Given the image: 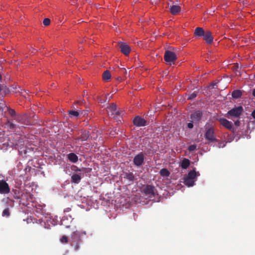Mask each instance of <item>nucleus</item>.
I'll use <instances>...</instances> for the list:
<instances>
[{
	"instance_id": "nucleus-1",
	"label": "nucleus",
	"mask_w": 255,
	"mask_h": 255,
	"mask_svg": "<svg viewBox=\"0 0 255 255\" xmlns=\"http://www.w3.org/2000/svg\"><path fill=\"white\" fill-rule=\"evenodd\" d=\"M86 235L85 232L75 231L72 233L70 237V243L74 248L75 251L77 252L80 249V244L82 243V237Z\"/></svg>"
},
{
	"instance_id": "nucleus-2",
	"label": "nucleus",
	"mask_w": 255,
	"mask_h": 255,
	"mask_svg": "<svg viewBox=\"0 0 255 255\" xmlns=\"http://www.w3.org/2000/svg\"><path fill=\"white\" fill-rule=\"evenodd\" d=\"M197 173L193 170L188 172L187 176L184 177V183L188 187L193 186L194 185L195 179L197 177Z\"/></svg>"
},
{
	"instance_id": "nucleus-3",
	"label": "nucleus",
	"mask_w": 255,
	"mask_h": 255,
	"mask_svg": "<svg viewBox=\"0 0 255 255\" xmlns=\"http://www.w3.org/2000/svg\"><path fill=\"white\" fill-rule=\"evenodd\" d=\"M190 119L191 122L195 124H198L202 121H204L203 117V113L202 111L197 110L194 111L190 115Z\"/></svg>"
},
{
	"instance_id": "nucleus-4",
	"label": "nucleus",
	"mask_w": 255,
	"mask_h": 255,
	"mask_svg": "<svg viewBox=\"0 0 255 255\" xmlns=\"http://www.w3.org/2000/svg\"><path fill=\"white\" fill-rule=\"evenodd\" d=\"M164 59L169 64H174L177 59V56L174 52L166 50L164 53Z\"/></svg>"
},
{
	"instance_id": "nucleus-5",
	"label": "nucleus",
	"mask_w": 255,
	"mask_h": 255,
	"mask_svg": "<svg viewBox=\"0 0 255 255\" xmlns=\"http://www.w3.org/2000/svg\"><path fill=\"white\" fill-rule=\"evenodd\" d=\"M243 112L244 109L242 106L235 107L228 112V118H239Z\"/></svg>"
},
{
	"instance_id": "nucleus-6",
	"label": "nucleus",
	"mask_w": 255,
	"mask_h": 255,
	"mask_svg": "<svg viewBox=\"0 0 255 255\" xmlns=\"http://www.w3.org/2000/svg\"><path fill=\"white\" fill-rule=\"evenodd\" d=\"M204 136L205 139L210 142H219L218 139L215 137L214 128L212 127L206 129Z\"/></svg>"
},
{
	"instance_id": "nucleus-7",
	"label": "nucleus",
	"mask_w": 255,
	"mask_h": 255,
	"mask_svg": "<svg viewBox=\"0 0 255 255\" xmlns=\"http://www.w3.org/2000/svg\"><path fill=\"white\" fill-rule=\"evenodd\" d=\"M143 192L146 196L152 198L155 196L157 191L153 186L147 185L143 189Z\"/></svg>"
},
{
	"instance_id": "nucleus-8",
	"label": "nucleus",
	"mask_w": 255,
	"mask_h": 255,
	"mask_svg": "<svg viewBox=\"0 0 255 255\" xmlns=\"http://www.w3.org/2000/svg\"><path fill=\"white\" fill-rule=\"evenodd\" d=\"M8 184L4 180H0V194H6L10 192Z\"/></svg>"
},
{
	"instance_id": "nucleus-9",
	"label": "nucleus",
	"mask_w": 255,
	"mask_h": 255,
	"mask_svg": "<svg viewBox=\"0 0 255 255\" xmlns=\"http://www.w3.org/2000/svg\"><path fill=\"white\" fill-rule=\"evenodd\" d=\"M144 157L142 152H140L137 154L133 158V163L136 166L142 165L144 162Z\"/></svg>"
},
{
	"instance_id": "nucleus-10",
	"label": "nucleus",
	"mask_w": 255,
	"mask_h": 255,
	"mask_svg": "<svg viewBox=\"0 0 255 255\" xmlns=\"http://www.w3.org/2000/svg\"><path fill=\"white\" fill-rule=\"evenodd\" d=\"M118 46L119 48L121 49V51L125 55H128L130 52V48L129 46L127 45L126 43L119 42L118 43Z\"/></svg>"
},
{
	"instance_id": "nucleus-11",
	"label": "nucleus",
	"mask_w": 255,
	"mask_h": 255,
	"mask_svg": "<svg viewBox=\"0 0 255 255\" xmlns=\"http://www.w3.org/2000/svg\"><path fill=\"white\" fill-rule=\"evenodd\" d=\"M133 124L136 127H143L146 125V121L140 116H136L133 120Z\"/></svg>"
},
{
	"instance_id": "nucleus-12",
	"label": "nucleus",
	"mask_w": 255,
	"mask_h": 255,
	"mask_svg": "<svg viewBox=\"0 0 255 255\" xmlns=\"http://www.w3.org/2000/svg\"><path fill=\"white\" fill-rule=\"evenodd\" d=\"M203 39L206 41L208 44H211L213 41V37L212 35V32L209 30H207L205 32V34L203 35Z\"/></svg>"
},
{
	"instance_id": "nucleus-13",
	"label": "nucleus",
	"mask_w": 255,
	"mask_h": 255,
	"mask_svg": "<svg viewBox=\"0 0 255 255\" xmlns=\"http://www.w3.org/2000/svg\"><path fill=\"white\" fill-rule=\"evenodd\" d=\"M220 124L228 129L231 130L233 129V124L231 122H230L226 119L222 118L219 120Z\"/></svg>"
},
{
	"instance_id": "nucleus-14",
	"label": "nucleus",
	"mask_w": 255,
	"mask_h": 255,
	"mask_svg": "<svg viewBox=\"0 0 255 255\" xmlns=\"http://www.w3.org/2000/svg\"><path fill=\"white\" fill-rule=\"evenodd\" d=\"M90 133L88 131L84 130L81 132V134L79 137L75 138V140H80L82 141H86L89 137Z\"/></svg>"
},
{
	"instance_id": "nucleus-15",
	"label": "nucleus",
	"mask_w": 255,
	"mask_h": 255,
	"mask_svg": "<svg viewBox=\"0 0 255 255\" xmlns=\"http://www.w3.org/2000/svg\"><path fill=\"white\" fill-rule=\"evenodd\" d=\"M81 178L82 177L81 174H73L71 176V182L75 184H78L80 183Z\"/></svg>"
},
{
	"instance_id": "nucleus-16",
	"label": "nucleus",
	"mask_w": 255,
	"mask_h": 255,
	"mask_svg": "<svg viewBox=\"0 0 255 255\" xmlns=\"http://www.w3.org/2000/svg\"><path fill=\"white\" fill-rule=\"evenodd\" d=\"M67 158L70 161L73 163H76L78 160V156L74 153H70L68 154L67 155Z\"/></svg>"
},
{
	"instance_id": "nucleus-17",
	"label": "nucleus",
	"mask_w": 255,
	"mask_h": 255,
	"mask_svg": "<svg viewBox=\"0 0 255 255\" xmlns=\"http://www.w3.org/2000/svg\"><path fill=\"white\" fill-rule=\"evenodd\" d=\"M205 31L203 28L198 27L195 29L194 34L196 36L198 37L203 36L205 34Z\"/></svg>"
},
{
	"instance_id": "nucleus-18",
	"label": "nucleus",
	"mask_w": 255,
	"mask_h": 255,
	"mask_svg": "<svg viewBox=\"0 0 255 255\" xmlns=\"http://www.w3.org/2000/svg\"><path fill=\"white\" fill-rule=\"evenodd\" d=\"M180 10V6L177 5H173L172 6H171L170 8V12L173 15H176L178 12H179Z\"/></svg>"
},
{
	"instance_id": "nucleus-19",
	"label": "nucleus",
	"mask_w": 255,
	"mask_h": 255,
	"mask_svg": "<svg viewBox=\"0 0 255 255\" xmlns=\"http://www.w3.org/2000/svg\"><path fill=\"white\" fill-rule=\"evenodd\" d=\"M124 178L131 182H133L135 179L134 175L131 172H126L124 175Z\"/></svg>"
},
{
	"instance_id": "nucleus-20",
	"label": "nucleus",
	"mask_w": 255,
	"mask_h": 255,
	"mask_svg": "<svg viewBox=\"0 0 255 255\" xmlns=\"http://www.w3.org/2000/svg\"><path fill=\"white\" fill-rule=\"evenodd\" d=\"M190 160L188 159L184 158L181 162V166L183 169H186L190 165Z\"/></svg>"
},
{
	"instance_id": "nucleus-21",
	"label": "nucleus",
	"mask_w": 255,
	"mask_h": 255,
	"mask_svg": "<svg viewBox=\"0 0 255 255\" xmlns=\"http://www.w3.org/2000/svg\"><path fill=\"white\" fill-rule=\"evenodd\" d=\"M242 95V93L240 90H236L233 91L232 96L234 98L238 99L240 98Z\"/></svg>"
},
{
	"instance_id": "nucleus-22",
	"label": "nucleus",
	"mask_w": 255,
	"mask_h": 255,
	"mask_svg": "<svg viewBox=\"0 0 255 255\" xmlns=\"http://www.w3.org/2000/svg\"><path fill=\"white\" fill-rule=\"evenodd\" d=\"M160 174L163 177H168L170 172L166 168H162L160 170Z\"/></svg>"
},
{
	"instance_id": "nucleus-23",
	"label": "nucleus",
	"mask_w": 255,
	"mask_h": 255,
	"mask_svg": "<svg viewBox=\"0 0 255 255\" xmlns=\"http://www.w3.org/2000/svg\"><path fill=\"white\" fill-rule=\"evenodd\" d=\"M111 78V75L108 70L105 71L103 74V78L105 81H108Z\"/></svg>"
},
{
	"instance_id": "nucleus-24",
	"label": "nucleus",
	"mask_w": 255,
	"mask_h": 255,
	"mask_svg": "<svg viewBox=\"0 0 255 255\" xmlns=\"http://www.w3.org/2000/svg\"><path fill=\"white\" fill-rule=\"evenodd\" d=\"M14 120L20 124L24 123V117L23 116H17L14 118Z\"/></svg>"
},
{
	"instance_id": "nucleus-25",
	"label": "nucleus",
	"mask_w": 255,
	"mask_h": 255,
	"mask_svg": "<svg viewBox=\"0 0 255 255\" xmlns=\"http://www.w3.org/2000/svg\"><path fill=\"white\" fill-rule=\"evenodd\" d=\"M109 111L111 113V114H114V112L117 110V105L113 103L108 108Z\"/></svg>"
},
{
	"instance_id": "nucleus-26",
	"label": "nucleus",
	"mask_w": 255,
	"mask_h": 255,
	"mask_svg": "<svg viewBox=\"0 0 255 255\" xmlns=\"http://www.w3.org/2000/svg\"><path fill=\"white\" fill-rule=\"evenodd\" d=\"M69 114L71 118L77 117L79 116V113L78 112L76 111H69Z\"/></svg>"
},
{
	"instance_id": "nucleus-27",
	"label": "nucleus",
	"mask_w": 255,
	"mask_h": 255,
	"mask_svg": "<svg viewBox=\"0 0 255 255\" xmlns=\"http://www.w3.org/2000/svg\"><path fill=\"white\" fill-rule=\"evenodd\" d=\"M6 125L7 126L8 128L10 129L13 130V129H15L16 128V125L15 124L12 123L10 121H8L7 122Z\"/></svg>"
},
{
	"instance_id": "nucleus-28",
	"label": "nucleus",
	"mask_w": 255,
	"mask_h": 255,
	"mask_svg": "<svg viewBox=\"0 0 255 255\" xmlns=\"http://www.w3.org/2000/svg\"><path fill=\"white\" fill-rule=\"evenodd\" d=\"M197 92H194L193 93L189 94L187 97V100H192L197 97Z\"/></svg>"
},
{
	"instance_id": "nucleus-29",
	"label": "nucleus",
	"mask_w": 255,
	"mask_h": 255,
	"mask_svg": "<svg viewBox=\"0 0 255 255\" xmlns=\"http://www.w3.org/2000/svg\"><path fill=\"white\" fill-rule=\"evenodd\" d=\"M8 112L9 114L12 117L14 118L16 116V112L14 111V110L11 109V108H8Z\"/></svg>"
},
{
	"instance_id": "nucleus-30",
	"label": "nucleus",
	"mask_w": 255,
	"mask_h": 255,
	"mask_svg": "<svg viewBox=\"0 0 255 255\" xmlns=\"http://www.w3.org/2000/svg\"><path fill=\"white\" fill-rule=\"evenodd\" d=\"M9 215H10V213H9V210L8 208H6L4 210H3L2 213V216L9 217Z\"/></svg>"
},
{
	"instance_id": "nucleus-31",
	"label": "nucleus",
	"mask_w": 255,
	"mask_h": 255,
	"mask_svg": "<svg viewBox=\"0 0 255 255\" xmlns=\"http://www.w3.org/2000/svg\"><path fill=\"white\" fill-rule=\"evenodd\" d=\"M60 242L62 243L67 244L68 242V239L67 236H63L60 239Z\"/></svg>"
},
{
	"instance_id": "nucleus-32",
	"label": "nucleus",
	"mask_w": 255,
	"mask_h": 255,
	"mask_svg": "<svg viewBox=\"0 0 255 255\" xmlns=\"http://www.w3.org/2000/svg\"><path fill=\"white\" fill-rule=\"evenodd\" d=\"M196 147L197 146L195 144L191 145L188 147V149L190 152L193 151L196 149Z\"/></svg>"
},
{
	"instance_id": "nucleus-33",
	"label": "nucleus",
	"mask_w": 255,
	"mask_h": 255,
	"mask_svg": "<svg viewBox=\"0 0 255 255\" xmlns=\"http://www.w3.org/2000/svg\"><path fill=\"white\" fill-rule=\"evenodd\" d=\"M43 23L45 26H48L50 23V19L48 18H44Z\"/></svg>"
},
{
	"instance_id": "nucleus-34",
	"label": "nucleus",
	"mask_w": 255,
	"mask_h": 255,
	"mask_svg": "<svg viewBox=\"0 0 255 255\" xmlns=\"http://www.w3.org/2000/svg\"><path fill=\"white\" fill-rule=\"evenodd\" d=\"M121 114H122L121 112L117 110L116 111H115L114 112V114H112V115H114V118H117L118 116H120L121 115Z\"/></svg>"
},
{
	"instance_id": "nucleus-35",
	"label": "nucleus",
	"mask_w": 255,
	"mask_h": 255,
	"mask_svg": "<svg viewBox=\"0 0 255 255\" xmlns=\"http://www.w3.org/2000/svg\"><path fill=\"white\" fill-rule=\"evenodd\" d=\"M72 170L76 172H80L82 171L81 169L78 168L77 166L73 165L72 167Z\"/></svg>"
},
{
	"instance_id": "nucleus-36",
	"label": "nucleus",
	"mask_w": 255,
	"mask_h": 255,
	"mask_svg": "<svg viewBox=\"0 0 255 255\" xmlns=\"http://www.w3.org/2000/svg\"><path fill=\"white\" fill-rule=\"evenodd\" d=\"M7 90L6 87L5 86L3 85H0V93L3 91L4 92H6Z\"/></svg>"
},
{
	"instance_id": "nucleus-37",
	"label": "nucleus",
	"mask_w": 255,
	"mask_h": 255,
	"mask_svg": "<svg viewBox=\"0 0 255 255\" xmlns=\"http://www.w3.org/2000/svg\"><path fill=\"white\" fill-rule=\"evenodd\" d=\"M225 145H226V143L219 142L218 147L219 148H221V147L223 148V147H224L225 146Z\"/></svg>"
},
{
	"instance_id": "nucleus-38",
	"label": "nucleus",
	"mask_w": 255,
	"mask_h": 255,
	"mask_svg": "<svg viewBox=\"0 0 255 255\" xmlns=\"http://www.w3.org/2000/svg\"><path fill=\"white\" fill-rule=\"evenodd\" d=\"M85 103V101L84 100H80V101H76V104H78V105H82L83 104H84Z\"/></svg>"
},
{
	"instance_id": "nucleus-39",
	"label": "nucleus",
	"mask_w": 255,
	"mask_h": 255,
	"mask_svg": "<svg viewBox=\"0 0 255 255\" xmlns=\"http://www.w3.org/2000/svg\"><path fill=\"white\" fill-rule=\"evenodd\" d=\"M193 124H194V123H192L191 121L190 123H189L187 124V127L189 128H193Z\"/></svg>"
},
{
	"instance_id": "nucleus-40",
	"label": "nucleus",
	"mask_w": 255,
	"mask_h": 255,
	"mask_svg": "<svg viewBox=\"0 0 255 255\" xmlns=\"http://www.w3.org/2000/svg\"><path fill=\"white\" fill-rule=\"evenodd\" d=\"M17 145V142H10V143H7V146H9V147H12L13 145Z\"/></svg>"
},
{
	"instance_id": "nucleus-41",
	"label": "nucleus",
	"mask_w": 255,
	"mask_h": 255,
	"mask_svg": "<svg viewBox=\"0 0 255 255\" xmlns=\"http://www.w3.org/2000/svg\"><path fill=\"white\" fill-rule=\"evenodd\" d=\"M235 125L236 126H239L240 124V122L239 120H237L235 122Z\"/></svg>"
},
{
	"instance_id": "nucleus-42",
	"label": "nucleus",
	"mask_w": 255,
	"mask_h": 255,
	"mask_svg": "<svg viewBox=\"0 0 255 255\" xmlns=\"http://www.w3.org/2000/svg\"><path fill=\"white\" fill-rule=\"evenodd\" d=\"M216 85H217V83H213L211 85V86H212V88H216Z\"/></svg>"
},
{
	"instance_id": "nucleus-43",
	"label": "nucleus",
	"mask_w": 255,
	"mask_h": 255,
	"mask_svg": "<svg viewBox=\"0 0 255 255\" xmlns=\"http://www.w3.org/2000/svg\"><path fill=\"white\" fill-rule=\"evenodd\" d=\"M70 210H71V208H66V209L64 210V211L65 212H69Z\"/></svg>"
},
{
	"instance_id": "nucleus-44",
	"label": "nucleus",
	"mask_w": 255,
	"mask_h": 255,
	"mask_svg": "<svg viewBox=\"0 0 255 255\" xmlns=\"http://www.w3.org/2000/svg\"><path fill=\"white\" fill-rule=\"evenodd\" d=\"M252 116L255 119V110L253 111V112L252 113Z\"/></svg>"
},
{
	"instance_id": "nucleus-45",
	"label": "nucleus",
	"mask_w": 255,
	"mask_h": 255,
	"mask_svg": "<svg viewBox=\"0 0 255 255\" xmlns=\"http://www.w3.org/2000/svg\"><path fill=\"white\" fill-rule=\"evenodd\" d=\"M252 95L253 96L255 97V88L253 89Z\"/></svg>"
},
{
	"instance_id": "nucleus-46",
	"label": "nucleus",
	"mask_w": 255,
	"mask_h": 255,
	"mask_svg": "<svg viewBox=\"0 0 255 255\" xmlns=\"http://www.w3.org/2000/svg\"><path fill=\"white\" fill-rule=\"evenodd\" d=\"M123 73L124 74H127V71L125 70V69L124 68H123Z\"/></svg>"
},
{
	"instance_id": "nucleus-47",
	"label": "nucleus",
	"mask_w": 255,
	"mask_h": 255,
	"mask_svg": "<svg viewBox=\"0 0 255 255\" xmlns=\"http://www.w3.org/2000/svg\"><path fill=\"white\" fill-rule=\"evenodd\" d=\"M1 79H2V77H1V74H0V81H1Z\"/></svg>"
},
{
	"instance_id": "nucleus-48",
	"label": "nucleus",
	"mask_w": 255,
	"mask_h": 255,
	"mask_svg": "<svg viewBox=\"0 0 255 255\" xmlns=\"http://www.w3.org/2000/svg\"><path fill=\"white\" fill-rule=\"evenodd\" d=\"M254 77L255 78V74Z\"/></svg>"
}]
</instances>
